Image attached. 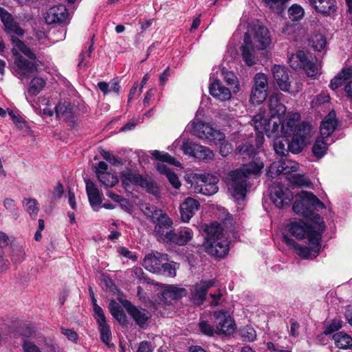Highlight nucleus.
<instances>
[{"instance_id":"1","label":"nucleus","mask_w":352,"mask_h":352,"mask_svg":"<svg viewBox=\"0 0 352 352\" xmlns=\"http://www.w3.org/2000/svg\"><path fill=\"white\" fill-rule=\"evenodd\" d=\"M314 219H309L310 222L302 219L291 222L288 226L289 233L298 240L307 239L310 245H320L326 225L320 215H316Z\"/></svg>"},{"instance_id":"2","label":"nucleus","mask_w":352,"mask_h":352,"mask_svg":"<svg viewBox=\"0 0 352 352\" xmlns=\"http://www.w3.org/2000/svg\"><path fill=\"white\" fill-rule=\"evenodd\" d=\"M192 127L195 135L200 139L208 140L210 144L219 145V153L222 157L228 156L233 151L232 144L226 140L225 134L214 129L208 124L199 121L193 122Z\"/></svg>"},{"instance_id":"3","label":"nucleus","mask_w":352,"mask_h":352,"mask_svg":"<svg viewBox=\"0 0 352 352\" xmlns=\"http://www.w3.org/2000/svg\"><path fill=\"white\" fill-rule=\"evenodd\" d=\"M325 208V205L313 192L301 190L296 196L293 204V211L306 219H315L316 210Z\"/></svg>"},{"instance_id":"4","label":"nucleus","mask_w":352,"mask_h":352,"mask_svg":"<svg viewBox=\"0 0 352 352\" xmlns=\"http://www.w3.org/2000/svg\"><path fill=\"white\" fill-rule=\"evenodd\" d=\"M219 179L211 173L195 174L192 177L191 184L195 190L204 195L211 196L218 191Z\"/></svg>"},{"instance_id":"5","label":"nucleus","mask_w":352,"mask_h":352,"mask_svg":"<svg viewBox=\"0 0 352 352\" xmlns=\"http://www.w3.org/2000/svg\"><path fill=\"white\" fill-rule=\"evenodd\" d=\"M269 191L271 200L278 208L290 205L294 199L292 191L280 182H273L269 188Z\"/></svg>"},{"instance_id":"6","label":"nucleus","mask_w":352,"mask_h":352,"mask_svg":"<svg viewBox=\"0 0 352 352\" xmlns=\"http://www.w3.org/2000/svg\"><path fill=\"white\" fill-rule=\"evenodd\" d=\"M152 223L155 224L153 234L157 241L164 243L166 239L170 240L173 221L166 213H160Z\"/></svg>"},{"instance_id":"7","label":"nucleus","mask_w":352,"mask_h":352,"mask_svg":"<svg viewBox=\"0 0 352 352\" xmlns=\"http://www.w3.org/2000/svg\"><path fill=\"white\" fill-rule=\"evenodd\" d=\"M216 284L215 279L201 280L196 283L190 289L189 299L196 306L202 305L206 300L208 290Z\"/></svg>"},{"instance_id":"8","label":"nucleus","mask_w":352,"mask_h":352,"mask_svg":"<svg viewBox=\"0 0 352 352\" xmlns=\"http://www.w3.org/2000/svg\"><path fill=\"white\" fill-rule=\"evenodd\" d=\"M122 305L135 323L144 329L148 327V322L152 317L151 314L142 307H137L128 300L122 302Z\"/></svg>"},{"instance_id":"9","label":"nucleus","mask_w":352,"mask_h":352,"mask_svg":"<svg viewBox=\"0 0 352 352\" xmlns=\"http://www.w3.org/2000/svg\"><path fill=\"white\" fill-rule=\"evenodd\" d=\"M283 242L288 247L293 248L296 253L304 259H314L320 252L321 242L320 245H311V247H307L299 245L286 234L283 235Z\"/></svg>"},{"instance_id":"10","label":"nucleus","mask_w":352,"mask_h":352,"mask_svg":"<svg viewBox=\"0 0 352 352\" xmlns=\"http://www.w3.org/2000/svg\"><path fill=\"white\" fill-rule=\"evenodd\" d=\"M230 241L223 236L219 239L206 243V252L215 258H224L230 252Z\"/></svg>"},{"instance_id":"11","label":"nucleus","mask_w":352,"mask_h":352,"mask_svg":"<svg viewBox=\"0 0 352 352\" xmlns=\"http://www.w3.org/2000/svg\"><path fill=\"white\" fill-rule=\"evenodd\" d=\"M0 19L7 34L13 33L20 37L24 36V30L14 21L12 15L3 7H0Z\"/></svg>"},{"instance_id":"12","label":"nucleus","mask_w":352,"mask_h":352,"mask_svg":"<svg viewBox=\"0 0 352 352\" xmlns=\"http://www.w3.org/2000/svg\"><path fill=\"white\" fill-rule=\"evenodd\" d=\"M69 15L65 6L60 4L50 8L46 12L45 20L47 24L65 23Z\"/></svg>"},{"instance_id":"13","label":"nucleus","mask_w":352,"mask_h":352,"mask_svg":"<svg viewBox=\"0 0 352 352\" xmlns=\"http://www.w3.org/2000/svg\"><path fill=\"white\" fill-rule=\"evenodd\" d=\"M273 77L280 89L289 92L291 87L289 70L285 66L274 65L272 69Z\"/></svg>"},{"instance_id":"14","label":"nucleus","mask_w":352,"mask_h":352,"mask_svg":"<svg viewBox=\"0 0 352 352\" xmlns=\"http://www.w3.org/2000/svg\"><path fill=\"white\" fill-rule=\"evenodd\" d=\"M242 59L246 65L251 67L256 64L254 51L255 47L248 32L244 34L243 43L240 47Z\"/></svg>"},{"instance_id":"15","label":"nucleus","mask_w":352,"mask_h":352,"mask_svg":"<svg viewBox=\"0 0 352 352\" xmlns=\"http://www.w3.org/2000/svg\"><path fill=\"white\" fill-rule=\"evenodd\" d=\"M309 5L323 16H329L336 12L338 7L336 0H308Z\"/></svg>"},{"instance_id":"16","label":"nucleus","mask_w":352,"mask_h":352,"mask_svg":"<svg viewBox=\"0 0 352 352\" xmlns=\"http://www.w3.org/2000/svg\"><path fill=\"white\" fill-rule=\"evenodd\" d=\"M55 113L56 117H62L66 120L71 127L75 126L76 116L74 110V105L70 102H59L55 107Z\"/></svg>"},{"instance_id":"17","label":"nucleus","mask_w":352,"mask_h":352,"mask_svg":"<svg viewBox=\"0 0 352 352\" xmlns=\"http://www.w3.org/2000/svg\"><path fill=\"white\" fill-rule=\"evenodd\" d=\"M232 182L230 188L232 190V195L236 199H243L247 192V180L241 175H236L235 171L230 174Z\"/></svg>"},{"instance_id":"18","label":"nucleus","mask_w":352,"mask_h":352,"mask_svg":"<svg viewBox=\"0 0 352 352\" xmlns=\"http://www.w3.org/2000/svg\"><path fill=\"white\" fill-rule=\"evenodd\" d=\"M86 192L89 204L93 210L98 212L102 202L103 195L100 192L96 184L89 179L85 180Z\"/></svg>"},{"instance_id":"19","label":"nucleus","mask_w":352,"mask_h":352,"mask_svg":"<svg viewBox=\"0 0 352 352\" xmlns=\"http://www.w3.org/2000/svg\"><path fill=\"white\" fill-rule=\"evenodd\" d=\"M12 53L14 56V65L23 74L37 72L38 64L36 60H29L25 58L15 47L12 49Z\"/></svg>"},{"instance_id":"20","label":"nucleus","mask_w":352,"mask_h":352,"mask_svg":"<svg viewBox=\"0 0 352 352\" xmlns=\"http://www.w3.org/2000/svg\"><path fill=\"white\" fill-rule=\"evenodd\" d=\"M263 168L264 163L263 161L258 157H254L252 158V162L243 164L241 168L236 169L234 171L236 175H239L243 177L248 178L251 175L259 174L261 173Z\"/></svg>"},{"instance_id":"21","label":"nucleus","mask_w":352,"mask_h":352,"mask_svg":"<svg viewBox=\"0 0 352 352\" xmlns=\"http://www.w3.org/2000/svg\"><path fill=\"white\" fill-rule=\"evenodd\" d=\"M167 260L168 255L166 254H161L160 252L148 254L145 256L142 265L149 272L158 273L160 265H162V261Z\"/></svg>"},{"instance_id":"22","label":"nucleus","mask_w":352,"mask_h":352,"mask_svg":"<svg viewBox=\"0 0 352 352\" xmlns=\"http://www.w3.org/2000/svg\"><path fill=\"white\" fill-rule=\"evenodd\" d=\"M199 207L200 204L197 199L192 197L185 199L179 207L182 221L188 222Z\"/></svg>"},{"instance_id":"23","label":"nucleus","mask_w":352,"mask_h":352,"mask_svg":"<svg viewBox=\"0 0 352 352\" xmlns=\"http://www.w3.org/2000/svg\"><path fill=\"white\" fill-rule=\"evenodd\" d=\"M170 240L166 239L164 243H174L183 246L186 245L192 238V231L190 228H183L179 230H172Z\"/></svg>"},{"instance_id":"24","label":"nucleus","mask_w":352,"mask_h":352,"mask_svg":"<svg viewBox=\"0 0 352 352\" xmlns=\"http://www.w3.org/2000/svg\"><path fill=\"white\" fill-rule=\"evenodd\" d=\"M338 122L335 111H331L321 122L320 126L321 135L324 138L330 137L337 129Z\"/></svg>"},{"instance_id":"25","label":"nucleus","mask_w":352,"mask_h":352,"mask_svg":"<svg viewBox=\"0 0 352 352\" xmlns=\"http://www.w3.org/2000/svg\"><path fill=\"white\" fill-rule=\"evenodd\" d=\"M281 94H272L268 100L270 116L272 118L280 117L283 118L286 112V107L280 102Z\"/></svg>"},{"instance_id":"26","label":"nucleus","mask_w":352,"mask_h":352,"mask_svg":"<svg viewBox=\"0 0 352 352\" xmlns=\"http://www.w3.org/2000/svg\"><path fill=\"white\" fill-rule=\"evenodd\" d=\"M254 39L258 50L267 49L272 42L270 31L263 25H259L255 30Z\"/></svg>"},{"instance_id":"27","label":"nucleus","mask_w":352,"mask_h":352,"mask_svg":"<svg viewBox=\"0 0 352 352\" xmlns=\"http://www.w3.org/2000/svg\"><path fill=\"white\" fill-rule=\"evenodd\" d=\"M209 92L213 98L220 101L228 100L232 96L230 89L223 86L218 79L210 85Z\"/></svg>"},{"instance_id":"28","label":"nucleus","mask_w":352,"mask_h":352,"mask_svg":"<svg viewBox=\"0 0 352 352\" xmlns=\"http://www.w3.org/2000/svg\"><path fill=\"white\" fill-rule=\"evenodd\" d=\"M120 177L122 186L126 189L130 187L131 184L140 186L144 177L139 173H135L130 168H126L120 172Z\"/></svg>"},{"instance_id":"29","label":"nucleus","mask_w":352,"mask_h":352,"mask_svg":"<svg viewBox=\"0 0 352 352\" xmlns=\"http://www.w3.org/2000/svg\"><path fill=\"white\" fill-rule=\"evenodd\" d=\"M204 232L206 234L204 245H206V243H211L224 236L223 228L217 221H213L210 225H206Z\"/></svg>"},{"instance_id":"30","label":"nucleus","mask_w":352,"mask_h":352,"mask_svg":"<svg viewBox=\"0 0 352 352\" xmlns=\"http://www.w3.org/2000/svg\"><path fill=\"white\" fill-rule=\"evenodd\" d=\"M109 309L112 316L122 326L129 323L127 316L122 307L114 300H111L109 305Z\"/></svg>"},{"instance_id":"31","label":"nucleus","mask_w":352,"mask_h":352,"mask_svg":"<svg viewBox=\"0 0 352 352\" xmlns=\"http://www.w3.org/2000/svg\"><path fill=\"white\" fill-rule=\"evenodd\" d=\"M275 153L280 157L281 160H287V156L289 151L287 149L288 147V138L287 137H278L275 138L273 144Z\"/></svg>"},{"instance_id":"32","label":"nucleus","mask_w":352,"mask_h":352,"mask_svg":"<svg viewBox=\"0 0 352 352\" xmlns=\"http://www.w3.org/2000/svg\"><path fill=\"white\" fill-rule=\"evenodd\" d=\"M335 345L340 349H352V338L348 333L339 331L333 335Z\"/></svg>"},{"instance_id":"33","label":"nucleus","mask_w":352,"mask_h":352,"mask_svg":"<svg viewBox=\"0 0 352 352\" xmlns=\"http://www.w3.org/2000/svg\"><path fill=\"white\" fill-rule=\"evenodd\" d=\"M299 115H294L293 117H287L285 120H282L280 134L283 136L289 137L294 135L298 124Z\"/></svg>"},{"instance_id":"34","label":"nucleus","mask_w":352,"mask_h":352,"mask_svg":"<svg viewBox=\"0 0 352 352\" xmlns=\"http://www.w3.org/2000/svg\"><path fill=\"white\" fill-rule=\"evenodd\" d=\"M235 153L243 156V158H254L258 154L257 148L249 142H242L237 146L235 149Z\"/></svg>"},{"instance_id":"35","label":"nucleus","mask_w":352,"mask_h":352,"mask_svg":"<svg viewBox=\"0 0 352 352\" xmlns=\"http://www.w3.org/2000/svg\"><path fill=\"white\" fill-rule=\"evenodd\" d=\"M305 140L303 135H292V139H288V147L287 149L293 154L300 153L305 147Z\"/></svg>"},{"instance_id":"36","label":"nucleus","mask_w":352,"mask_h":352,"mask_svg":"<svg viewBox=\"0 0 352 352\" xmlns=\"http://www.w3.org/2000/svg\"><path fill=\"white\" fill-rule=\"evenodd\" d=\"M142 181L140 187L144 189L147 193L153 195L155 198H160V187L152 178L147 179L146 177H144Z\"/></svg>"},{"instance_id":"37","label":"nucleus","mask_w":352,"mask_h":352,"mask_svg":"<svg viewBox=\"0 0 352 352\" xmlns=\"http://www.w3.org/2000/svg\"><path fill=\"white\" fill-rule=\"evenodd\" d=\"M352 76V69L351 68H344L342 72L338 74L330 82V87L335 90L345 83L347 79Z\"/></svg>"},{"instance_id":"38","label":"nucleus","mask_w":352,"mask_h":352,"mask_svg":"<svg viewBox=\"0 0 352 352\" xmlns=\"http://www.w3.org/2000/svg\"><path fill=\"white\" fill-rule=\"evenodd\" d=\"M96 173L99 181L106 188L113 187L119 182L116 175H112L109 173H100V170H96Z\"/></svg>"},{"instance_id":"39","label":"nucleus","mask_w":352,"mask_h":352,"mask_svg":"<svg viewBox=\"0 0 352 352\" xmlns=\"http://www.w3.org/2000/svg\"><path fill=\"white\" fill-rule=\"evenodd\" d=\"M179 267V263L171 261L170 263H162L160 265V269L157 274H162L167 277H175L177 274V270Z\"/></svg>"},{"instance_id":"40","label":"nucleus","mask_w":352,"mask_h":352,"mask_svg":"<svg viewBox=\"0 0 352 352\" xmlns=\"http://www.w3.org/2000/svg\"><path fill=\"white\" fill-rule=\"evenodd\" d=\"M258 116V115L255 116V118H256ZM259 117V120L257 119L254 120L255 130L256 131L265 133L267 135V133H268V129H272V121H274V118H272L271 116H270L269 118H261L260 116Z\"/></svg>"},{"instance_id":"41","label":"nucleus","mask_w":352,"mask_h":352,"mask_svg":"<svg viewBox=\"0 0 352 352\" xmlns=\"http://www.w3.org/2000/svg\"><path fill=\"white\" fill-rule=\"evenodd\" d=\"M195 157L208 163L214 160V155L208 147L197 144Z\"/></svg>"},{"instance_id":"42","label":"nucleus","mask_w":352,"mask_h":352,"mask_svg":"<svg viewBox=\"0 0 352 352\" xmlns=\"http://www.w3.org/2000/svg\"><path fill=\"white\" fill-rule=\"evenodd\" d=\"M214 322L217 330L223 327L224 323H229L228 325L234 323V320L227 315V313L223 310L216 311L214 313Z\"/></svg>"},{"instance_id":"43","label":"nucleus","mask_w":352,"mask_h":352,"mask_svg":"<svg viewBox=\"0 0 352 352\" xmlns=\"http://www.w3.org/2000/svg\"><path fill=\"white\" fill-rule=\"evenodd\" d=\"M45 80L41 77H34L30 83L28 93L32 96L38 95L45 87Z\"/></svg>"},{"instance_id":"44","label":"nucleus","mask_w":352,"mask_h":352,"mask_svg":"<svg viewBox=\"0 0 352 352\" xmlns=\"http://www.w3.org/2000/svg\"><path fill=\"white\" fill-rule=\"evenodd\" d=\"M267 96V91L258 88H252L250 102L253 104H260L265 100Z\"/></svg>"},{"instance_id":"45","label":"nucleus","mask_w":352,"mask_h":352,"mask_svg":"<svg viewBox=\"0 0 352 352\" xmlns=\"http://www.w3.org/2000/svg\"><path fill=\"white\" fill-rule=\"evenodd\" d=\"M141 210L145 216L151 219V222H153V220L160 214V213L163 212L161 209H159L155 206L151 205L148 203L142 204L141 206Z\"/></svg>"},{"instance_id":"46","label":"nucleus","mask_w":352,"mask_h":352,"mask_svg":"<svg viewBox=\"0 0 352 352\" xmlns=\"http://www.w3.org/2000/svg\"><path fill=\"white\" fill-rule=\"evenodd\" d=\"M289 0H263L266 6L269 7L273 12L280 15L286 8V3Z\"/></svg>"},{"instance_id":"47","label":"nucleus","mask_w":352,"mask_h":352,"mask_svg":"<svg viewBox=\"0 0 352 352\" xmlns=\"http://www.w3.org/2000/svg\"><path fill=\"white\" fill-rule=\"evenodd\" d=\"M151 155L155 160L162 162H167L171 165L175 166L180 164V163L177 161L174 157H172L169 153L166 152H161L160 151L155 150L151 153Z\"/></svg>"},{"instance_id":"48","label":"nucleus","mask_w":352,"mask_h":352,"mask_svg":"<svg viewBox=\"0 0 352 352\" xmlns=\"http://www.w3.org/2000/svg\"><path fill=\"white\" fill-rule=\"evenodd\" d=\"M327 150V143L323 139L317 138L312 146L313 155L317 158H322Z\"/></svg>"},{"instance_id":"49","label":"nucleus","mask_w":352,"mask_h":352,"mask_svg":"<svg viewBox=\"0 0 352 352\" xmlns=\"http://www.w3.org/2000/svg\"><path fill=\"white\" fill-rule=\"evenodd\" d=\"M309 43L312 47L320 52L326 47L327 39L324 35L322 34H315L311 36Z\"/></svg>"},{"instance_id":"50","label":"nucleus","mask_w":352,"mask_h":352,"mask_svg":"<svg viewBox=\"0 0 352 352\" xmlns=\"http://www.w3.org/2000/svg\"><path fill=\"white\" fill-rule=\"evenodd\" d=\"M289 18L293 21H298L305 15V11L302 6L298 4H293L288 9Z\"/></svg>"},{"instance_id":"51","label":"nucleus","mask_w":352,"mask_h":352,"mask_svg":"<svg viewBox=\"0 0 352 352\" xmlns=\"http://www.w3.org/2000/svg\"><path fill=\"white\" fill-rule=\"evenodd\" d=\"M23 204L25 205L26 211L32 219H35L39 210L38 203L35 199H24Z\"/></svg>"},{"instance_id":"52","label":"nucleus","mask_w":352,"mask_h":352,"mask_svg":"<svg viewBox=\"0 0 352 352\" xmlns=\"http://www.w3.org/2000/svg\"><path fill=\"white\" fill-rule=\"evenodd\" d=\"M166 294L175 300H179L186 295L187 291L185 288L178 287L175 285H169L165 290Z\"/></svg>"},{"instance_id":"53","label":"nucleus","mask_w":352,"mask_h":352,"mask_svg":"<svg viewBox=\"0 0 352 352\" xmlns=\"http://www.w3.org/2000/svg\"><path fill=\"white\" fill-rule=\"evenodd\" d=\"M240 335L248 342H254L256 338V331L251 326L247 325L240 329Z\"/></svg>"},{"instance_id":"54","label":"nucleus","mask_w":352,"mask_h":352,"mask_svg":"<svg viewBox=\"0 0 352 352\" xmlns=\"http://www.w3.org/2000/svg\"><path fill=\"white\" fill-rule=\"evenodd\" d=\"M267 78L263 73H258L254 78V86L252 88H258L267 91Z\"/></svg>"},{"instance_id":"55","label":"nucleus","mask_w":352,"mask_h":352,"mask_svg":"<svg viewBox=\"0 0 352 352\" xmlns=\"http://www.w3.org/2000/svg\"><path fill=\"white\" fill-rule=\"evenodd\" d=\"M282 120L283 118L280 117H276L274 118V121H272V129H268V133H267V136L268 138H278L279 133H280V131H279L280 126L282 125Z\"/></svg>"},{"instance_id":"56","label":"nucleus","mask_w":352,"mask_h":352,"mask_svg":"<svg viewBox=\"0 0 352 352\" xmlns=\"http://www.w3.org/2000/svg\"><path fill=\"white\" fill-rule=\"evenodd\" d=\"M100 336L101 341L109 347L114 346V344H110L109 340L111 338V332L109 326H104L99 328Z\"/></svg>"},{"instance_id":"57","label":"nucleus","mask_w":352,"mask_h":352,"mask_svg":"<svg viewBox=\"0 0 352 352\" xmlns=\"http://www.w3.org/2000/svg\"><path fill=\"white\" fill-rule=\"evenodd\" d=\"M311 131V125L309 122L303 121L296 126V129L294 135H303V139H306Z\"/></svg>"},{"instance_id":"58","label":"nucleus","mask_w":352,"mask_h":352,"mask_svg":"<svg viewBox=\"0 0 352 352\" xmlns=\"http://www.w3.org/2000/svg\"><path fill=\"white\" fill-rule=\"evenodd\" d=\"M342 326L340 320L334 319L329 324L324 327L323 334L326 336L331 335L341 329Z\"/></svg>"},{"instance_id":"59","label":"nucleus","mask_w":352,"mask_h":352,"mask_svg":"<svg viewBox=\"0 0 352 352\" xmlns=\"http://www.w3.org/2000/svg\"><path fill=\"white\" fill-rule=\"evenodd\" d=\"M3 205L5 208L12 213L15 219L19 217L14 200L10 198H6L3 201Z\"/></svg>"},{"instance_id":"60","label":"nucleus","mask_w":352,"mask_h":352,"mask_svg":"<svg viewBox=\"0 0 352 352\" xmlns=\"http://www.w3.org/2000/svg\"><path fill=\"white\" fill-rule=\"evenodd\" d=\"M302 67L309 77H315L318 74V69L316 64L310 60L305 62L302 65Z\"/></svg>"},{"instance_id":"61","label":"nucleus","mask_w":352,"mask_h":352,"mask_svg":"<svg viewBox=\"0 0 352 352\" xmlns=\"http://www.w3.org/2000/svg\"><path fill=\"white\" fill-rule=\"evenodd\" d=\"M199 331L204 335L212 337L214 336V329L207 321L201 320L199 322Z\"/></svg>"},{"instance_id":"62","label":"nucleus","mask_w":352,"mask_h":352,"mask_svg":"<svg viewBox=\"0 0 352 352\" xmlns=\"http://www.w3.org/2000/svg\"><path fill=\"white\" fill-rule=\"evenodd\" d=\"M94 312L99 328L104 326H109L107 323V320L104 311L101 307H96V309L94 310Z\"/></svg>"},{"instance_id":"63","label":"nucleus","mask_w":352,"mask_h":352,"mask_svg":"<svg viewBox=\"0 0 352 352\" xmlns=\"http://www.w3.org/2000/svg\"><path fill=\"white\" fill-rule=\"evenodd\" d=\"M21 346L23 352H41L37 345L27 339L23 340Z\"/></svg>"},{"instance_id":"64","label":"nucleus","mask_w":352,"mask_h":352,"mask_svg":"<svg viewBox=\"0 0 352 352\" xmlns=\"http://www.w3.org/2000/svg\"><path fill=\"white\" fill-rule=\"evenodd\" d=\"M197 144L190 142H184L182 144V151L186 155H189L195 157L196 153Z\"/></svg>"}]
</instances>
